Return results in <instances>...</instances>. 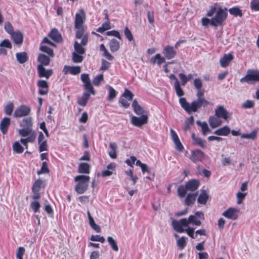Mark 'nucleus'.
<instances>
[{"label":"nucleus","instance_id":"f257e3e1","mask_svg":"<svg viewBox=\"0 0 259 259\" xmlns=\"http://www.w3.org/2000/svg\"><path fill=\"white\" fill-rule=\"evenodd\" d=\"M197 90L196 96L197 98L196 100L192 101L191 104L187 101L185 98H180L179 99V103L182 108L188 114L197 112L202 106L204 107L207 105H213L212 103L207 101L202 97L204 95V92L201 89Z\"/></svg>","mask_w":259,"mask_h":259},{"label":"nucleus","instance_id":"f03ea898","mask_svg":"<svg viewBox=\"0 0 259 259\" xmlns=\"http://www.w3.org/2000/svg\"><path fill=\"white\" fill-rule=\"evenodd\" d=\"M90 180V177L84 175L77 176L74 178V181L77 182L75 187V190L78 194H83L88 187V183Z\"/></svg>","mask_w":259,"mask_h":259},{"label":"nucleus","instance_id":"7ed1b4c3","mask_svg":"<svg viewBox=\"0 0 259 259\" xmlns=\"http://www.w3.org/2000/svg\"><path fill=\"white\" fill-rule=\"evenodd\" d=\"M227 9L226 8H219L217 11L215 15L211 19L210 25L213 26H218L222 24L226 20L228 16Z\"/></svg>","mask_w":259,"mask_h":259},{"label":"nucleus","instance_id":"20e7f679","mask_svg":"<svg viewBox=\"0 0 259 259\" xmlns=\"http://www.w3.org/2000/svg\"><path fill=\"white\" fill-rule=\"evenodd\" d=\"M240 81L241 83H247L253 84L259 82V71L255 69H248L245 76L242 77Z\"/></svg>","mask_w":259,"mask_h":259},{"label":"nucleus","instance_id":"39448f33","mask_svg":"<svg viewBox=\"0 0 259 259\" xmlns=\"http://www.w3.org/2000/svg\"><path fill=\"white\" fill-rule=\"evenodd\" d=\"M189 223L188 219H182L179 221L173 220L172 225L174 229L179 233H183L186 232L188 228Z\"/></svg>","mask_w":259,"mask_h":259},{"label":"nucleus","instance_id":"423d86ee","mask_svg":"<svg viewBox=\"0 0 259 259\" xmlns=\"http://www.w3.org/2000/svg\"><path fill=\"white\" fill-rule=\"evenodd\" d=\"M134 94L129 90L126 89L122 95V98L119 99V103L123 107L127 108L130 106L129 102L132 100Z\"/></svg>","mask_w":259,"mask_h":259},{"label":"nucleus","instance_id":"0eeeda50","mask_svg":"<svg viewBox=\"0 0 259 259\" xmlns=\"http://www.w3.org/2000/svg\"><path fill=\"white\" fill-rule=\"evenodd\" d=\"M148 117L147 114L141 115L140 117L132 116L131 123L135 126L141 127L148 122Z\"/></svg>","mask_w":259,"mask_h":259},{"label":"nucleus","instance_id":"6e6552de","mask_svg":"<svg viewBox=\"0 0 259 259\" xmlns=\"http://www.w3.org/2000/svg\"><path fill=\"white\" fill-rule=\"evenodd\" d=\"M81 79L83 83L84 89L90 92L92 95H95V92L92 86L88 74L83 73L81 75Z\"/></svg>","mask_w":259,"mask_h":259},{"label":"nucleus","instance_id":"1a4fd4ad","mask_svg":"<svg viewBox=\"0 0 259 259\" xmlns=\"http://www.w3.org/2000/svg\"><path fill=\"white\" fill-rule=\"evenodd\" d=\"M30 108L26 105H21L14 111L13 116L16 118L28 115L30 112Z\"/></svg>","mask_w":259,"mask_h":259},{"label":"nucleus","instance_id":"9d476101","mask_svg":"<svg viewBox=\"0 0 259 259\" xmlns=\"http://www.w3.org/2000/svg\"><path fill=\"white\" fill-rule=\"evenodd\" d=\"M85 19V14L83 9L79 10V13H76L75 16V28L83 27V23Z\"/></svg>","mask_w":259,"mask_h":259},{"label":"nucleus","instance_id":"9b49d317","mask_svg":"<svg viewBox=\"0 0 259 259\" xmlns=\"http://www.w3.org/2000/svg\"><path fill=\"white\" fill-rule=\"evenodd\" d=\"M162 53L165 58L169 60L175 57L177 54V51L174 47L167 45L163 49Z\"/></svg>","mask_w":259,"mask_h":259},{"label":"nucleus","instance_id":"f8f14e48","mask_svg":"<svg viewBox=\"0 0 259 259\" xmlns=\"http://www.w3.org/2000/svg\"><path fill=\"white\" fill-rule=\"evenodd\" d=\"M204 158V153L201 150L196 149L191 151L190 159L194 162L202 161Z\"/></svg>","mask_w":259,"mask_h":259},{"label":"nucleus","instance_id":"ddd939ff","mask_svg":"<svg viewBox=\"0 0 259 259\" xmlns=\"http://www.w3.org/2000/svg\"><path fill=\"white\" fill-rule=\"evenodd\" d=\"M239 210L235 208L230 207L222 213L225 217L235 220L238 218Z\"/></svg>","mask_w":259,"mask_h":259},{"label":"nucleus","instance_id":"4468645a","mask_svg":"<svg viewBox=\"0 0 259 259\" xmlns=\"http://www.w3.org/2000/svg\"><path fill=\"white\" fill-rule=\"evenodd\" d=\"M37 69L39 77H45L47 79H49L53 74V70L52 69L47 70L44 68V66L41 65H37Z\"/></svg>","mask_w":259,"mask_h":259},{"label":"nucleus","instance_id":"2eb2a0df","mask_svg":"<svg viewBox=\"0 0 259 259\" xmlns=\"http://www.w3.org/2000/svg\"><path fill=\"white\" fill-rule=\"evenodd\" d=\"M215 115L217 117L227 120L229 117V113L223 106H219L215 110Z\"/></svg>","mask_w":259,"mask_h":259},{"label":"nucleus","instance_id":"dca6fc26","mask_svg":"<svg viewBox=\"0 0 259 259\" xmlns=\"http://www.w3.org/2000/svg\"><path fill=\"white\" fill-rule=\"evenodd\" d=\"M170 132L171 139L176 146V149L179 151H182L184 147L181 143L176 132L172 129H170Z\"/></svg>","mask_w":259,"mask_h":259},{"label":"nucleus","instance_id":"f3484780","mask_svg":"<svg viewBox=\"0 0 259 259\" xmlns=\"http://www.w3.org/2000/svg\"><path fill=\"white\" fill-rule=\"evenodd\" d=\"M187 233L192 238H197L198 235L205 236L206 235L205 230L204 229L198 230L194 232V229L191 228H188Z\"/></svg>","mask_w":259,"mask_h":259},{"label":"nucleus","instance_id":"a211bd4d","mask_svg":"<svg viewBox=\"0 0 259 259\" xmlns=\"http://www.w3.org/2000/svg\"><path fill=\"white\" fill-rule=\"evenodd\" d=\"M37 86L39 88V94L41 95H46L48 92V85L46 81L39 80L37 82Z\"/></svg>","mask_w":259,"mask_h":259},{"label":"nucleus","instance_id":"6ab92c4d","mask_svg":"<svg viewBox=\"0 0 259 259\" xmlns=\"http://www.w3.org/2000/svg\"><path fill=\"white\" fill-rule=\"evenodd\" d=\"M14 42L16 45H21L23 41V34L20 31H15L11 35Z\"/></svg>","mask_w":259,"mask_h":259},{"label":"nucleus","instance_id":"aec40b11","mask_svg":"<svg viewBox=\"0 0 259 259\" xmlns=\"http://www.w3.org/2000/svg\"><path fill=\"white\" fill-rule=\"evenodd\" d=\"M10 125V119L8 117H4L0 122V130L2 133L5 135Z\"/></svg>","mask_w":259,"mask_h":259},{"label":"nucleus","instance_id":"412c9836","mask_svg":"<svg viewBox=\"0 0 259 259\" xmlns=\"http://www.w3.org/2000/svg\"><path fill=\"white\" fill-rule=\"evenodd\" d=\"M233 59V56L231 53L225 54L220 59V62L222 67H226L230 64Z\"/></svg>","mask_w":259,"mask_h":259},{"label":"nucleus","instance_id":"4be33fe9","mask_svg":"<svg viewBox=\"0 0 259 259\" xmlns=\"http://www.w3.org/2000/svg\"><path fill=\"white\" fill-rule=\"evenodd\" d=\"M200 183L198 180L193 179L187 182L185 186H186L188 191H194L199 186Z\"/></svg>","mask_w":259,"mask_h":259},{"label":"nucleus","instance_id":"5701e85b","mask_svg":"<svg viewBox=\"0 0 259 259\" xmlns=\"http://www.w3.org/2000/svg\"><path fill=\"white\" fill-rule=\"evenodd\" d=\"M132 107H133L134 112L138 115H145V111L138 103L136 100L133 101Z\"/></svg>","mask_w":259,"mask_h":259},{"label":"nucleus","instance_id":"b1692460","mask_svg":"<svg viewBox=\"0 0 259 259\" xmlns=\"http://www.w3.org/2000/svg\"><path fill=\"white\" fill-rule=\"evenodd\" d=\"M48 36L57 42L61 41L62 39L61 34L56 28H53L48 34Z\"/></svg>","mask_w":259,"mask_h":259},{"label":"nucleus","instance_id":"393cba45","mask_svg":"<svg viewBox=\"0 0 259 259\" xmlns=\"http://www.w3.org/2000/svg\"><path fill=\"white\" fill-rule=\"evenodd\" d=\"M165 62V58L162 56L160 54H156L155 56L151 57L150 62L152 64H157L160 66L163 63Z\"/></svg>","mask_w":259,"mask_h":259},{"label":"nucleus","instance_id":"a878e982","mask_svg":"<svg viewBox=\"0 0 259 259\" xmlns=\"http://www.w3.org/2000/svg\"><path fill=\"white\" fill-rule=\"evenodd\" d=\"M50 56H46L43 54H40L37 58L38 61L39 62L38 65L48 66L50 62Z\"/></svg>","mask_w":259,"mask_h":259},{"label":"nucleus","instance_id":"bb28decb","mask_svg":"<svg viewBox=\"0 0 259 259\" xmlns=\"http://www.w3.org/2000/svg\"><path fill=\"white\" fill-rule=\"evenodd\" d=\"M231 132L230 128L229 126L226 125L221 128H220L214 132V134L218 136H228Z\"/></svg>","mask_w":259,"mask_h":259},{"label":"nucleus","instance_id":"cd10ccee","mask_svg":"<svg viewBox=\"0 0 259 259\" xmlns=\"http://www.w3.org/2000/svg\"><path fill=\"white\" fill-rule=\"evenodd\" d=\"M91 94L90 92L83 93L81 97L78 99L77 101V103L81 106H85L90 98Z\"/></svg>","mask_w":259,"mask_h":259},{"label":"nucleus","instance_id":"c85d7f7f","mask_svg":"<svg viewBox=\"0 0 259 259\" xmlns=\"http://www.w3.org/2000/svg\"><path fill=\"white\" fill-rule=\"evenodd\" d=\"M32 119L31 117L23 118L21 121L20 125L22 127L32 129Z\"/></svg>","mask_w":259,"mask_h":259},{"label":"nucleus","instance_id":"c756f323","mask_svg":"<svg viewBox=\"0 0 259 259\" xmlns=\"http://www.w3.org/2000/svg\"><path fill=\"white\" fill-rule=\"evenodd\" d=\"M115 164L114 163H111L107 166V169L103 170L102 172V177H108L111 176L113 171L115 170Z\"/></svg>","mask_w":259,"mask_h":259},{"label":"nucleus","instance_id":"7c9ffc66","mask_svg":"<svg viewBox=\"0 0 259 259\" xmlns=\"http://www.w3.org/2000/svg\"><path fill=\"white\" fill-rule=\"evenodd\" d=\"M109 45L110 51L113 53L117 52L120 47L119 42L115 38L110 40Z\"/></svg>","mask_w":259,"mask_h":259},{"label":"nucleus","instance_id":"2f4dec72","mask_svg":"<svg viewBox=\"0 0 259 259\" xmlns=\"http://www.w3.org/2000/svg\"><path fill=\"white\" fill-rule=\"evenodd\" d=\"M197 193H189L185 198V204L190 206L193 204L196 200Z\"/></svg>","mask_w":259,"mask_h":259},{"label":"nucleus","instance_id":"473e14b6","mask_svg":"<svg viewBox=\"0 0 259 259\" xmlns=\"http://www.w3.org/2000/svg\"><path fill=\"white\" fill-rule=\"evenodd\" d=\"M208 198V195L205 190H202L200 193L197 199L198 203L201 204H205L207 202Z\"/></svg>","mask_w":259,"mask_h":259},{"label":"nucleus","instance_id":"72a5a7b5","mask_svg":"<svg viewBox=\"0 0 259 259\" xmlns=\"http://www.w3.org/2000/svg\"><path fill=\"white\" fill-rule=\"evenodd\" d=\"M196 123L201 127L202 134L204 136H205L208 133H211V131L209 128L207 123L206 122H201L198 120L196 121Z\"/></svg>","mask_w":259,"mask_h":259},{"label":"nucleus","instance_id":"f704fd0d","mask_svg":"<svg viewBox=\"0 0 259 259\" xmlns=\"http://www.w3.org/2000/svg\"><path fill=\"white\" fill-rule=\"evenodd\" d=\"M208 122L212 128L218 127L222 124V121L217 117L212 116L209 117Z\"/></svg>","mask_w":259,"mask_h":259},{"label":"nucleus","instance_id":"c9c22d12","mask_svg":"<svg viewBox=\"0 0 259 259\" xmlns=\"http://www.w3.org/2000/svg\"><path fill=\"white\" fill-rule=\"evenodd\" d=\"M110 150L109 151L110 157L113 159L117 157L116 149L117 148V144L115 143H110L109 144Z\"/></svg>","mask_w":259,"mask_h":259},{"label":"nucleus","instance_id":"e433bc0d","mask_svg":"<svg viewBox=\"0 0 259 259\" xmlns=\"http://www.w3.org/2000/svg\"><path fill=\"white\" fill-rule=\"evenodd\" d=\"M17 60L21 64L26 62L28 59L27 55L26 53L23 52L21 53H17L16 54Z\"/></svg>","mask_w":259,"mask_h":259},{"label":"nucleus","instance_id":"4c0bfd02","mask_svg":"<svg viewBox=\"0 0 259 259\" xmlns=\"http://www.w3.org/2000/svg\"><path fill=\"white\" fill-rule=\"evenodd\" d=\"M90 165L85 162L81 163L79 165L78 172L79 173L83 174H89L90 173Z\"/></svg>","mask_w":259,"mask_h":259},{"label":"nucleus","instance_id":"58836bf2","mask_svg":"<svg viewBox=\"0 0 259 259\" xmlns=\"http://www.w3.org/2000/svg\"><path fill=\"white\" fill-rule=\"evenodd\" d=\"M257 131L256 130H253L250 133L248 134H242L240 135L241 138L242 139H251L254 140L257 137Z\"/></svg>","mask_w":259,"mask_h":259},{"label":"nucleus","instance_id":"ea45409f","mask_svg":"<svg viewBox=\"0 0 259 259\" xmlns=\"http://www.w3.org/2000/svg\"><path fill=\"white\" fill-rule=\"evenodd\" d=\"M106 88L108 90V99L109 101H112L116 97L118 92L116 91L111 86L107 85Z\"/></svg>","mask_w":259,"mask_h":259},{"label":"nucleus","instance_id":"a19ab883","mask_svg":"<svg viewBox=\"0 0 259 259\" xmlns=\"http://www.w3.org/2000/svg\"><path fill=\"white\" fill-rule=\"evenodd\" d=\"M174 87L175 90L177 95L181 97L184 95V92L183 89L181 88L180 85V83L179 81H177L176 82L174 83Z\"/></svg>","mask_w":259,"mask_h":259},{"label":"nucleus","instance_id":"79ce46f5","mask_svg":"<svg viewBox=\"0 0 259 259\" xmlns=\"http://www.w3.org/2000/svg\"><path fill=\"white\" fill-rule=\"evenodd\" d=\"M188 221L189 224H192L193 226H200L201 224L200 219H198L193 215H190L188 218Z\"/></svg>","mask_w":259,"mask_h":259},{"label":"nucleus","instance_id":"37998d69","mask_svg":"<svg viewBox=\"0 0 259 259\" xmlns=\"http://www.w3.org/2000/svg\"><path fill=\"white\" fill-rule=\"evenodd\" d=\"M194 119L193 116L186 119L183 129L185 131L190 130L191 125L194 123Z\"/></svg>","mask_w":259,"mask_h":259},{"label":"nucleus","instance_id":"c03bdc74","mask_svg":"<svg viewBox=\"0 0 259 259\" xmlns=\"http://www.w3.org/2000/svg\"><path fill=\"white\" fill-rule=\"evenodd\" d=\"M43 182L40 179H38L35 181L32 188V192H39L42 187Z\"/></svg>","mask_w":259,"mask_h":259},{"label":"nucleus","instance_id":"a18cd8bd","mask_svg":"<svg viewBox=\"0 0 259 259\" xmlns=\"http://www.w3.org/2000/svg\"><path fill=\"white\" fill-rule=\"evenodd\" d=\"M39 49L41 51L47 54L48 56H50L51 57H54V54L53 50L48 47L44 45H41Z\"/></svg>","mask_w":259,"mask_h":259},{"label":"nucleus","instance_id":"49530a36","mask_svg":"<svg viewBox=\"0 0 259 259\" xmlns=\"http://www.w3.org/2000/svg\"><path fill=\"white\" fill-rule=\"evenodd\" d=\"M110 23L109 21H107L103 23L101 27L97 29V31L100 33H103L105 31L110 29Z\"/></svg>","mask_w":259,"mask_h":259},{"label":"nucleus","instance_id":"de8ad7c7","mask_svg":"<svg viewBox=\"0 0 259 259\" xmlns=\"http://www.w3.org/2000/svg\"><path fill=\"white\" fill-rule=\"evenodd\" d=\"M82 54H79L77 53L73 52L72 53V61L74 63H81L83 60Z\"/></svg>","mask_w":259,"mask_h":259},{"label":"nucleus","instance_id":"09e8293b","mask_svg":"<svg viewBox=\"0 0 259 259\" xmlns=\"http://www.w3.org/2000/svg\"><path fill=\"white\" fill-rule=\"evenodd\" d=\"M187 191H188L187 188L185 185V186L181 185V186H179V188H178V193L179 196L181 198L184 197L186 196Z\"/></svg>","mask_w":259,"mask_h":259},{"label":"nucleus","instance_id":"8fccbe9b","mask_svg":"<svg viewBox=\"0 0 259 259\" xmlns=\"http://www.w3.org/2000/svg\"><path fill=\"white\" fill-rule=\"evenodd\" d=\"M49 172V169L48 166V163L46 161H44L42 163L41 167L40 170H38L37 174L40 175L42 174H47Z\"/></svg>","mask_w":259,"mask_h":259},{"label":"nucleus","instance_id":"3c124183","mask_svg":"<svg viewBox=\"0 0 259 259\" xmlns=\"http://www.w3.org/2000/svg\"><path fill=\"white\" fill-rule=\"evenodd\" d=\"M74 47L75 50L74 52L79 54H83L85 53L84 49L82 47V45L77 41L75 42Z\"/></svg>","mask_w":259,"mask_h":259},{"label":"nucleus","instance_id":"603ef678","mask_svg":"<svg viewBox=\"0 0 259 259\" xmlns=\"http://www.w3.org/2000/svg\"><path fill=\"white\" fill-rule=\"evenodd\" d=\"M230 14L234 16H241L242 13L241 11L237 7H233L229 10Z\"/></svg>","mask_w":259,"mask_h":259},{"label":"nucleus","instance_id":"864d4df0","mask_svg":"<svg viewBox=\"0 0 259 259\" xmlns=\"http://www.w3.org/2000/svg\"><path fill=\"white\" fill-rule=\"evenodd\" d=\"M13 150L17 153H22L23 152L24 149L20 145L19 142H15L13 145Z\"/></svg>","mask_w":259,"mask_h":259},{"label":"nucleus","instance_id":"5fc2aeb1","mask_svg":"<svg viewBox=\"0 0 259 259\" xmlns=\"http://www.w3.org/2000/svg\"><path fill=\"white\" fill-rule=\"evenodd\" d=\"M32 132V129L22 127L18 131V133L22 137H27L31 135Z\"/></svg>","mask_w":259,"mask_h":259},{"label":"nucleus","instance_id":"6e6d98bb","mask_svg":"<svg viewBox=\"0 0 259 259\" xmlns=\"http://www.w3.org/2000/svg\"><path fill=\"white\" fill-rule=\"evenodd\" d=\"M14 109V104L10 102L8 103L5 108V112L8 115H11Z\"/></svg>","mask_w":259,"mask_h":259},{"label":"nucleus","instance_id":"4d7b16f0","mask_svg":"<svg viewBox=\"0 0 259 259\" xmlns=\"http://www.w3.org/2000/svg\"><path fill=\"white\" fill-rule=\"evenodd\" d=\"M193 143L202 148H205V141L199 137L195 138V140L193 142Z\"/></svg>","mask_w":259,"mask_h":259},{"label":"nucleus","instance_id":"13d9d810","mask_svg":"<svg viewBox=\"0 0 259 259\" xmlns=\"http://www.w3.org/2000/svg\"><path fill=\"white\" fill-rule=\"evenodd\" d=\"M4 28L5 31L9 33L10 35L14 33L13 27L9 22H6L5 24Z\"/></svg>","mask_w":259,"mask_h":259},{"label":"nucleus","instance_id":"bf43d9fd","mask_svg":"<svg viewBox=\"0 0 259 259\" xmlns=\"http://www.w3.org/2000/svg\"><path fill=\"white\" fill-rule=\"evenodd\" d=\"M25 252V249L23 247H19L16 252V257L17 259H23V255Z\"/></svg>","mask_w":259,"mask_h":259},{"label":"nucleus","instance_id":"052dcab7","mask_svg":"<svg viewBox=\"0 0 259 259\" xmlns=\"http://www.w3.org/2000/svg\"><path fill=\"white\" fill-rule=\"evenodd\" d=\"M250 8L254 11H259V0H252L250 2Z\"/></svg>","mask_w":259,"mask_h":259},{"label":"nucleus","instance_id":"680f3d73","mask_svg":"<svg viewBox=\"0 0 259 259\" xmlns=\"http://www.w3.org/2000/svg\"><path fill=\"white\" fill-rule=\"evenodd\" d=\"M0 47H3L4 48L11 49L12 48V45L11 42L9 39H4L0 43Z\"/></svg>","mask_w":259,"mask_h":259},{"label":"nucleus","instance_id":"e2e57ef3","mask_svg":"<svg viewBox=\"0 0 259 259\" xmlns=\"http://www.w3.org/2000/svg\"><path fill=\"white\" fill-rule=\"evenodd\" d=\"M39 145L38 150L40 152L42 151H47L48 150V145L47 144V141L41 142L40 143H38Z\"/></svg>","mask_w":259,"mask_h":259},{"label":"nucleus","instance_id":"0e129e2a","mask_svg":"<svg viewBox=\"0 0 259 259\" xmlns=\"http://www.w3.org/2000/svg\"><path fill=\"white\" fill-rule=\"evenodd\" d=\"M92 241L100 242L101 243H104L105 241V238L103 236H101L99 235H92L90 238Z\"/></svg>","mask_w":259,"mask_h":259},{"label":"nucleus","instance_id":"69168bd1","mask_svg":"<svg viewBox=\"0 0 259 259\" xmlns=\"http://www.w3.org/2000/svg\"><path fill=\"white\" fill-rule=\"evenodd\" d=\"M81 71L79 66H70V73L72 75H77Z\"/></svg>","mask_w":259,"mask_h":259},{"label":"nucleus","instance_id":"338daca9","mask_svg":"<svg viewBox=\"0 0 259 259\" xmlns=\"http://www.w3.org/2000/svg\"><path fill=\"white\" fill-rule=\"evenodd\" d=\"M103 80V75L101 74L95 77L93 80V83L96 85L98 86L100 82Z\"/></svg>","mask_w":259,"mask_h":259},{"label":"nucleus","instance_id":"774afa93","mask_svg":"<svg viewBox=\"0 0 259 259\" xmlns=\"http://www.w3.org/2000/svg\"><path fill=\"white\" fill-rule=\"evenodd\" d=\"M254 105L253 101L251 100H246L242 105V107L244 109H249L252 108Z\"/></svg>","mask_w":259,"mask_h":259}]
</instances>
